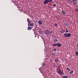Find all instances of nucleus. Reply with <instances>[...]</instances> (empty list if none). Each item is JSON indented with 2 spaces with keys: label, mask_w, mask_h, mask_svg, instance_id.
Wrapping results in <instances>:
<instances>
[{
  "label": "nucleus",
  "mask_w": 78,
  "mask_h": 78,
  "mask_svg": "<svg viewBox=\"0 0 78 78\" xmlns=\"http://www.w3.org/2000/svg\"><path fill=\"white\" fill-rule=\"evenodd\" d=\"M63 78H68V77L67 76H63Z\"/></svg>",
  "instance_id": "14"
},
{
  "label": "nucleus",
  "mask_w": 78,
  "mask_h": 78,
  "mask_svg": "<svg viewBox=\"0 0 78 78\" xmlns=\"http://www.w3.org/2000/svg\"><path fill=\"white\" fill-rule=\"evenodd\" d=\"M27 22H28V25L29 26V25L30 23H31V20H30L28 18H27Z\"/></svg>",
  "instance_id": "3"
},
{
  "label": "nucleus",
  "mask_w": 78,
  "mask_h": 78,
  "mask_svg": "<svg viewBox=\"0 0 78 78\" xmlns=\"http://www.w3.org/2000/svg\"><path fill=\"white\" fill-rule=\"evenodd\" d=\"M54 42H56L57 41H58V39H55L54 40Z\"/></svg>",
  "instance_id": "15"
},
{
  "label": "nucleus",
  "mask_w": 78,
  "mask_h": 78,
  "mask_svg": "<svg viewBox=\"0 0 78 78\" xmlns=\"http://www.w3.org/2000/svg\"><path fill=\"white\" fill-rule=\"evenodd\" d=\"M56 4H55L54 5H53V7H55V6H56Z\"/></svg>",
  "instance_id": "30"
},
{
  "label": "nucleus",
  "mask_w": 78,
  "mask_h": 78,
  "mask_svg": "<svg viewBox=\"0 0 78 78\" xmlns=\"http://www.w3.org/2000/svg\"><path fill=\"white\" fill-rule=\"evenodd\" d=\"M75 11H77V12H78V9H75Z\"/></svg>",
  "instance_id": "27"
},
{
  "label": "nucleus",
  "mask_w": 78,
  "mask_h": 78,
  "mask_svg": "<svg viewBox=\"0 0 78 78\" xmlns=\"http://www.w3.org/2000/svg\"><path fill=\"white\" fill-rule=\"evenodd\" d=\"M34 23H32L30 24V25L31 26H34Z\"/></svg>",
  "instance_id": "21"
},
{
  "label": "nucleus",
  "mask_w": 78,
  "mask_h": 78,
  "mask_svg": "<svg viewBox=\"0 0 78 78\" xmlns=\"http://www.w3.org/2000/svg\"><path fill=\"white\" fill-rule=\"evenodd\" d=\"M33 30L34 31V30Z\"/></svg>",
  "instance_id": "35"
},
{
  "label": "nucleus",
  "mask_w": 78,
  "mask_h": 78,
  "mask_svg": "<svg viewBox=\"0 0 78 78\" xmlns=\"http://www.w3.org/2000/svg\"><path fill=\"white\" fill-rule=\"evenodd\" d=\"M42 64L43 66V67H45L46 65L45 63L43 62L42 63Z\"/></svg>",
  "instance_id": "12"
},
{
  "label": "nucleus",
  "mask_w": 78,
  "mask_h": 78,
  "mask_svg": "<svg viewBox=\"0 0 78 78\" xmlns=\"http://www.w3.org/2000/svg\"><path fill=\"white\" fill-rule=\"evenodd\" d=\"M48 3V0H45L43 2V4L44 5H46V4H47Z\"/></svg>",
  "instance_id": "6"
},
{
  "label": "nucleus",
  "mask_w": 78,
  "mask_h": 78,
  "mask_svg": "<svg viewBox=\"0 0 78 78\" xmlns=\"http://www.w3.org/2000/svg\"><path fill=\"white\" fill-rule=\"evenodd\" d=\"M64 25L65 26H67V25H69V23H65Z\"/></svg>",
  "instance_id": "10"
},
{
  "label": "nucleus",
  "mask_w": 78,
  "mask_h": 78,
  "mask_svg": "<svg viewBox=\"0 0 78 78\" xmlns=\"http://www.w3.org/2000/svg\"><path fill=\"white\" fill-rule=\"evenodd\" d=\"M57 46L58 47H60L61 46V44L60 43H57Z\"/></svg>",
  "instance_id": "9"
},
{
  "label": "nucleus",
  "mask_w": 78,
  "mask_h": 78,
  "mask_svg": "<svg viewBox=\"0 0 78 78\" xmlns=\"http://www.w3.org/2000/svg\"><path fill=\"white\" fill-rule=\"evenodd\" d=\"M64 36L66 37H71V34L70 33H65L64 34Z\"/></svg>",
  "instance_id": "1"
},
{
  "label": "nucleus",
  "mask_w": 78,
  "mask_h": 78,
  "mask_svg": "<svg viewBox=\"0 0 78 78\" xmlns=\"http://www.w3.org/2000/svg\"><path fill=\"white\" fill-rule=\"evenodd\" d=\"M55 61L56 62H58V58H57L55 59Z\"/></svg>",
  "instance_id": "19"
},
{
  "label": "nucleus",
  "mask_w": 78,
  "mask_h": 78,
  "mask_svg": "<svg viewBox=\"0 0 78 78\" xmlns=\"http://www.w3.org/2000/svg\"><path fill=\"white\" fill-rule=\"evenodd\" d=\"M49 34H52V31H49Z\"/></svg>",
  "instance_id": "29"
},
{
  "label": "nucleus",
  "mask_w": 78,
  "mask_h": 78,
  "mask_svg": "<svg viewBox=\"0 0 78 78\" xmlns=\"http://www.w3.org/2000/svg\"><path fill=\"white\" fill-rule=\"evenodd\" d=\"M44 32L46 34H49V33H50V30H45Z\"/></svg>",
  "instance_id": "4"
},
{
  "label": "nucleus",
  "mask_w": 78,
  "mask_h": 78,
  "mask_svg": "<svg viewBox=\"0 0 78 78\" xmlns=\"http://www.w3.org/2000/svg\"><path fill=\"white\" fill-rule=\"evenodd\" d=\"M38 23L39 25H42V22L41 20H39Z\"/></svg>",
  "instance_id": "7"
},
{
  "label": "nucleus",
  "mask_w": 78,
  "mask_h": 78,
  "mask_svg": "<svg viewBox=\"0 0 78 78\" xmlns=\"http://www.w3.org/2000/svg\"><path fill=\"white\" fill-rule=\"evenodd\" d=\"M39 32L40 34H42V31H39Z\"/></svg>",
  "instance_id": "23"
},
{
  "label": "nucleus",
  "mask_w": 78,
  "mask_h": 78,
  "mask_svg": "<svg viewBox=\"0 0 78 78\" xmlns=\"http://www.w3.org/2000/svg\"><path fill=\"white\" fill-rule=\"evenodd\" d=\"M73 4H74V5H77V2H73Z\"/></svg>",
  "instance_id": "13"
},
{
  "label": "nucleus",
  "mask_w": 78,
  "mask_h": 78,
  "mask_svg": "<svg viewBox=\"0 0 78 78\" xmlns=\"http://www.w3.org/2000/svg\"><path fill=\"white\" fill-rule=\"evenodd\" d=\"M56 49H54V51H56Z\"/></svg>",
  "instance_id": "33"
},
{
  "label": "nucleus",
  "mask_w": 78,
  "mask_h": 78,
  "mask_svg": "<svg viewBox=\"0 0 78 78\" xmlns=\"http://www.w3.org/2000/svg\"><path fill=\"white\" fill-rule=\"evenodd\" d=\"M61 75H62L63 74V71H62H62H61Z\"/></svg>",
  "instance_id": "25"
},
{
  "label": "nucleus",
  "mask_w": 78,
  "mask_h": 78,
  "mask_svg": "<svg viewBox=\"0 0 78 78\" xmlns=\"http://www.w3.org/2000/svg\"><path fill=\"white\" fill-rule=\"evenodd\" d=\"M69 32V30H66V33H68Z\"/></svg>",
  "instance_id": "28"
},
{
  "label": "nucleus",
  "mask_w": 78,
  "mask_h": 78,
  "mask_svg": "<svg viewBox=\"0 0 78 78\" xmlns=\"http://www.w3.org/2000/svg\"><path fill=\"white\" fill-rule=\"evenodd\" d=\"M32 29V28L30 27H29V26H28V27L27 28V30H31Z\"/></svg>",
  "instance_id": "11"
},
{
  "label": "nucleus",
  "mask_w": 78,
  "mask_h": 78,
  "mask_svg": "<svg viewBox=\"0 0 78 78\" xmlns=\"http://www.w3.org/2000/svg\"><path fill=\"white\" fill-rule=\"evenodd\" d=\"M13 3H14V4H15V5H16V2H15L14 1H13Z\"/></svg>",
  "instance_id": "31"
},
{
  "label": "nucleus",
  "mask_w": 78,
  "mask_h": 78,
  "mask_svg": "<svg viewBox=\"0 0 78 78\" xmlns=\"http://www.w3.org/2000/svg\"><path fill=\"white\" fill-rule=\"evenodd\" d=\"M72 1L73 2H76L77 0H72Z\"/></svg>",
  "instance_id": "26"
},
{
  "label": "nucleus",
  "mask_w": 78,
  "mask_h": 78,
  "mask_svg": "<svg viewBox=\"0 0 78 78\" xmlns=\"http://www.w3.org/2000/svg\"><path fill=\"white\" fill-rule=\"evenodd\" d=\"M60 32L61 33H65V30L64 29H62L60 30Z\"/></svg>",
  "instance_id": "8"
},
{
  "label": "nucleus",
  "mask_w": 78,
  "mask_h": 78,
  "mask_svg": "<svg viewBox=\"0 0 78 78\" xmlns=\"http://www.w3.org/2000/svg\"><path fill=\"white\" fill-rule=\"evenodd\" d=\"M73 73V71H71V72H69L70 74H72V73Z\"/></svg>",
  "instance_id": "24"
},
{
  "label": "nucleus",
  "mask_w": 78,
  "mask_h": 78,
  "mask_svg": "<svg viewBox=\"0 0 78 78\" xmlns=\"http://www.w3.org/2000/svg\"><path fill=\"white\" fill-rule=\"evenodd\" d=\"M55 27H58V24H55Z\"/></svg>",
  "instance_id": "32"
},
{
  "label": "nucleus",
  "mask_w": 78,
  "mask_h": 78,
  "mask_svg": "<svg viewBox=\"0 0 78 78\" xmlns=\"http://www.w3.org/2000/svg\"><path fill=\"white\" fill-rule=\"evenodd\" d=\"M68 1H69V2H70V1H71V0H68Z\"/></svg>",
  "instance_id": "34"
},
{
  "label": "nucleus",
  "mask_w": 78,
  "mask_h": 78,
  "mask_svg": "<svg viewBox=\"0 0 78 78\" xmlns=\"http://www.w3.org/2000/svg\"><path fill=\"white\" fill-rule=\"evenodd\" d=\"M66 70H69V71H70V69L69 68H66Z\"/></svg>",
  "instance_id": "20"
},
{
  "label": "nucleus",
  "mask_w": 78,
  "mask_h": 78,
  "mask_svg": "<svg viewBox=\"0 0 78 78\" xmlns=\"http://www.w3.org/2000/svg\"><path fill=\"white\" fill-rule=\"evenodd\" d=\"M57 72L59 75H61V70L59 68H57Z\"/></svg>",
  "instance_id": "2"
},
{
  "label": "nucleus",
  "mask_w": 78,
  "mask_h": 78,
  "mask_svg": "<svg viewBox=\"0 0 78 78\" xmlns=\"http://www.w3.org/2000/svg\"><path fill=\"white\" fill-rule=\"evenodd\" d=\"M48 0V2H49V3H51V2H52V0Z\"/></svg>",
  "instance_id": "17"
},
{
  "label": "nucleus",
  "mask_w": 78,
  "mask_h": 78,
  "mask_svg": "<svg viewBox=\"0 0 78 78\" xmlns=\"http://www.w3.org/2000/svg\"><path fill=\"white\" fill-rule=\"evenodd\" d=\"M76 55L78 56V51H76Z\"/></svg>",
  "instance_id": "22"
},
{
  "label": "nucleus",
  "mask_w": 78,
  "mask_h": 78,
  "mask_svg": "<svg viewBox=\"0 0 78 78\" xmlns=\"http://www.w3.org/2000/svg\"><path fill=\"white\" fill-rule=\"evenodd\" d=\"M55 54L53 52H52V56H55Z\"/></svg>",
  "instance_id": "18"
},
{
  "label": "nucleus",
  "mask_w": 78,
  "mask_h": 78,
  "mask_svg": "<svg viewBox=\"0 0 78 78\" xmlns=\"http://www.w3.org/2000/svg\"><path fill=\"white\" fill-rule=\"evenodd\" d=\"M53 46L54 47H56V46H57V43H56L55 44H53Z\"/></svg>",
  "instance_id": "16"
},
{
  "label": "nucleus",
  "mask_w": 78,
  "mask_h": 78,
  "mask_svg": "<svg viewBox=\"0 0 78 78\" xmlns=\"http://www.w3.org/2000/svg\"><path fill=\"white\" fill-rule=\"evenodd\" d=\"M61 12L62 13V14H63V15H64L66 14V12L64 10H62L61 11Z\"/></svg>",
  "instance_id": "5"
}]
</instances>
